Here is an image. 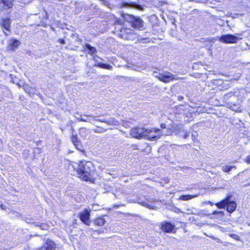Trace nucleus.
<instances>
[{
  "label": "nucleus",
  "mask_w": 250,
  "mask_h": 250,
  "mask_svg": "<svg viewBox=\"0 0 250 250\" xmlns=\"http://www.w3.org/2000/svg\"><path fill=\"white\" fill-rule=\"evenodd\" d=\"M94 170L93 165L90 161L83 160L80 162L77 171L80 177L86 181L91 178V173Z\"/></svg>",
  "instance_id": "1"
},
{
  "label": "nucleus",
  "mask_w": 250,
  "mask_h": 250,
  "mask_svg": "<svg viewBox=\"0 0 250 250\" xmlns=\"http://www.w3.org/2000/svg\"><path fill=\"white\" fill-rule=\"evenodd\" d=\"M122 21L117 20L115 21V25L119 26L116 27V32L119 36L124 40H134L136 38V34L129 28L122 27Z\"/></svg>",
  "instance_id": "2"
},
{
  "label": "nucleus",
  "mask_w": 250,
  "mask_h": 250,
  "mask_svg": "<svg viewBox=\"0 0 250 250\" xmlns=\"http://www.w3.org/2000/svg\"><path fill=\"white\" fill-rule=\"evenodd\" d=\"M215 205L220 208H225L227 207V210L229 212H233L237 206L235 201H230V197H228L221 201L216 203Z\"/></svg>",
  "instance_id": "3"
},
{
  "label": "nucleus",
  "mask_w": 250,
  "mask_h": 250,
  "mask_svg": "<svg viewBox=\"0 0 250 250\" xmlns=\"http://www.w3.org/2000/svg\"><path fill=\"white\" fill-rule=\"evenodd\" d=\"M124 18L126 21L130 23L132 27L134 28L141 29L144 27V22L139 17L125 14L124 16Z\"/></svg>",
  "instance_id": "4"
},
{
  "label": "nucleus",
  "mask_w": 250,
  "mask_h": 250,
  "mask_svg": "<svg viewBox=\"0 0 250 250\" xmlns=\"http://www.w3.org/2000/svg\"><path fill=\"white\" fill-rule=\"evenodd\" d=\"M217 38L220 42L224 43H235L241 39V38L231 34L223 35Z\"/></svg>",
  "instance_id": "5"
},
{
  "label": "nucleus",
  "mask_w": 250,
  "mask_h": 250,
  "mask_svg": "<svg viewBox=\"0 0 250 250\" xmlns=\"http://www.w3.org/2000/svg\"><path fill=\"white\" fill-rule=\"evenodd\" d=\"M148 131L146 129L143 127H135L130 130V135L133 138L141 139L146 136Z\"/></svg>",
  "instance_id": "6"
},
{
  "label": "nucleus",
  "mask_w": 250,
  "mask_h": 250,
  "mask_svg": "<svg viewBox=\"0 0 250 250\" xmlns=\"http://www.w3.org/2000/svg\"><path fill=\"white\" fill-rule=\"evenodd\" d=\"M146 131H148V132L146 136L145 137L146 139L155 140L159 139L162 135V131L159 129H146Z\"/></svg>",
  "instance_id": "7"
},
{
  "label": "nucleus",
  "mask_w": 250,
  "mask_h": 250,
  "mask_svg": "<svg viewBox=\"0 0 250 250\" xmlns=\"http://www.w3.org/2000/svg\"><path fill=\"white\" fill-rule=\"evenodd\" d=\"M156 77L161 81L165 83H168L170 81L173 80L174 79V76L169 73L165 72L163 74H160Z\"/></svg>",
  "instance_id": "8"
},
{
  "label": "nucleus",
  "mask_w": 250,
  "mask_h": 250,
  "mask_svg": "<svg viewBox=\"0 0 250 250\" xmlns=\"http://www.w3.org/2000/svg\"><path fill=\"white\" fill-rule=\"evenodd\" d=\"M90 210L86 208L80 213V218L81 220L87 225H89L90 223Z\"/></svg>",
  "instance_id": "9"
},
{
  "label": "nucleus",
  "mask_w": 250,
  "mask_h": 250,
  "mask_svg": "<svg viewBox=\"0 0 250 250\" xmlns=\"http://www.w3.org/2000/svg\"><path fill=\"white\" fill-rule=\"evenodd\" d=\"M71 141L77 149L80 151H83V146L82 145L81 142L78 139L76 134L72 135Z\"/></svg>",
  "instance_id": "10"
},
{
  "label": "nucleus",
  "mask_w": 250,
  "mask_h": 250,
  "mask_svg": "<svg viewBox=\"0 0 250 250\" xmlns=\"http://www.w3.org/2000/svg\"><path fill=\"white\" fill-rule=\"evenodd\" d=\"M121 6L125 8H132L138 10H142V6L135 2H123Z\"/></svg>",
  "instance_id": "11"
},
{
  "label": "nucleus",
  "mask_w": 250,
  "mask_h": 250,
  "mask_svg": "<svg viewBox=\"0 0 250 250\" xmlns=\"http://www.w3.org/2000/svg\"><path fill=\"white\" fill-rule=\"evenodd\" d=\"M55 244L53 241L47 239L45 243L42 247V250H55Z\"/></svg>",
  "instance_id": "12"
},
{
  "label": "nucleus",
  "mask_w": 250,
  "mask_h": 250,
  "mask_svg": "<svg viewBox=\"0 0 250 250\" xmlns=\"http://www.w3.org/2000/svg\"><path fill=\"white\" fill-rule=\"evenodd\" d=\"M98 121L103 122L107 124L108 125H120L119 122L114 118H110L107 119H98Z\"/></svg>",
  "instance_id": "13"
},
{
  "label": "nucleus",
  "mask_w": 250,
  "mask_h": 250,
  "mask_svg": "<svg viewBox=\"0 0 250 250\" xmlns=\"http://www.w3.org/2000/svg\"><path fill=\"white\" fill-rule=\"evenodd\" d=\"M86 117V118L82 117V116L77 118V119L79 121L84 122H88L91 123L92 121H97L98 119L96 118V117L93 115H84Z\"/></svg>",
  "instance_id": "14"
},
{
  "label": "nucleus",
  "mask_w": 250,
  "mask_h": 250,
  "mask_svg": "<svg viewBox=\"0 0 250 250\" xmlns=\"http://www.w3.org/2000/svg\"><path fill=\"white\" fill-rule=\"evenodd\" d=\"M161 228L165 232H171L174 229V225L169 222H165L162 224Z\"/></svg>",
  "instance_id": "15"
},
{
  "label": "nucleus",
  "mask_w": 250,
  "mask_h": 250,
  "mask_svg": "<svg viewBox=\"0 0 250 250\" xmlns=\"http://www.w3.org/2000/svg\"><path fill=\"white\" fill-rule=\"evenodd\" d=\"M176 128H178V131L177 132V129L176 128H174L175 130V134H177L180 137H183L184 139H186L189 136V133L187 132V131L184 130L181 127H179L178 126H177Z\"/></svg>",
  "instance_id": "16"
},
{
  "label": "nucleus",
  "mask_w": 250,
  "mask_h": 250,
  "mask_svg": "<svg viewBox=\"0 0 250 250\" xmlns=\"http://www.w3.org/2000/svg\"><path fill=\"white\" fill-rule=\"evenodd\" d=\"M0 25L5 30L9 31L11 25V19L10 18L2 19Z\"/></svg>",
  "instance_id": "17"
},
{
  "label": "nucleus",
  "mask_w": 250,
  "mask_h": 250,
  "mask_svg": "<svg viewBox=\"0 0 250 250\" xmlns=\"http://www.w3.org/2000/svg\"><path fill=\"white\" fill-rule=\"evenodd\" d=\"M89 133V130L85 127H82L79 130V135L83 138H85Z\"/></svg>",
  "instance_id": "18"
},
{
  "label": "nucleus",
  "mask_w": 250,
  "mask_h": 250,
  "mask_svg": "<svg viewBox=\"0 0 250 250\" xmlns=\"http://www.w3.org/2000/svg\"><path fill=\"white\" fill-rule=\"evenodd\" d=\"M105 223V221L103 217H99L95 219L94 221V223L98 226H102Z\"/></svg>",
  "instance_id": "19"
},
{
  "label": "nucleus",
  "mask_w": 250,
  "mask_h": 250,
  "mask_svg": "<svg viewBox=\"0 0 250 250\" xmlns=\"http://www.w3.org/2000/svg\"><path fill=\"white\" fill-rule=\"evenodd\" d=\"M1 2L7 9L11 8L13 6V0H1Z\"/></svg>",
  "instance_id": "20"
},
{
  "label": "nucleus",
  "mask_w": 250,
  "mask_h": 250,
  "mask_svg": "<svg viewBox=\"0 0 250 250\" xmlns=\"http://www.w3.org/2000/svg\"><path fill=\"white\" fill-rule=\"evenodd\" d=\"M230 108L235 112H240L242 111V108L240 105L238 104H233L232 105H230Z\"/></svg>",
  "instance_id": "21"
},
{
  "label": "nucleus",
  "mask_w": 250,
  "mask_h": 250,
  "mask_svg": "<svg viewBox=\"0 0 250 250\" xmlns=\"http://www.w3.org/2000/svg\"><path fill=\"white\" fill-rule=\"evenodd\" d=\"M95 65L100 68L106 69L108 70H112L113 68V67L111 65L106 63L97 62V63Z\"/></svg>",
  "instance_id": "22"
},
{
  "label": "nucleus",
  "mask_w": 250,
  "mask_h": 250,
  "mask_svg": "<svg viewBox=\"0 0 250 250\" xmlns=\"http://www.w3.org/2000/svg\"><path fill=\"white\" fill-rule=\"evenodd\" d=\"M20 44V42L17 40H12L10 41L9 45L12 47L11 49L14 50V48H17Z\"/></svg>",
  "instance_id": "23"
},
{
  "label": "nucleus",
  "mask_w": 250,
  "mask_h": 250,
  "mask_svg": "<svg viewBox=\"0 0 250 250\" xmlns=\"http://www.w3.org/2000/svg\"><path fill=\"white\" fill-rule=\"evenodd\" d=\"M198 196V195H182L180 196L179 200H183V201H187L188 200H190L194 197H196Z\"/></svg>",
  "instance_id": "24"
},
{
  "label": "nucleus",
  "mask_w": 250,
  "mask_h": 250,
  "mask_svg": "<svg viewBox=\"0 0 250 250\" xmlns=\"http://www.w3.org/2000/svg\"><path fill=\"white\" fill-rule=\"evenodd\" d=\"M85 47L88 50V52L89 54H93L97 52L96 49L94 47L91 46L89 44H86Z\"/></svg>",
  "instance_id": "25"
},
{
  "label": "nucleus",
  "mask_w": 250,
  "mask_h": 250,
  "mask_svg": "<svg viewBox=\"0 0 250 250\" xmlns=\"http://www.w3.org/2000/svg\"><path fill=\"white\" fill-rule=\"evenodd\" d=\"M186 109V107L183 105H179L176 107V110L177 112H179L180 114H185V110Z\"/></svg>",
  "instance_id": "26"
},
{
  "label": "nucleus",
  "mask_w": 250,
  "mask_h": 250,
  "mask_svg": "<svg viewBox=\"0 0 250 250\" xmlns=\"http://www.w3.org/2000/svg\"><path fill=\"white\" fill-rule=\"evenodd\" d=\"M233 167H235L231 166H225L222 167V170L224 172L229 173Z\"/></svg>",
  "instance_id": "27"
},
{
  "label": "nucleus",
  "mask_w": 250,
  "mask_h": 250,
  "mask_svg": "<svg viewBox=\"0 0 250 250\" xmlns=\"http://www.w3.org/2000/svg\"><path fill=\"white\" fill-rule=\"evenodd\" d=\"M235 92L232 91L227 93L224 96V100L225 101L228 100L230 97H232L233 95H234Z\"/></svg>",
  "instance_id": "28"
},
{
  "label": "nucleus",
  "mask_w": 250,
  "mask_h": 250,
  "mask_svg": "<svg viewBox=\"0 0 250 250\" xmlns=\"http://www.w3.org/2000/svg\"><path fill=\"white\" fill-rule=\"evenodd\" d=\"M106 131V129H104V128H101L94 129V131L95 132L98 133H103L105 132Z\"/></svg>",
  "instance_id": "29"
},
{
  "label": "nucleus",
  "mask_w": 250,
  "mask_h": 250,
  "mask_svg": "<svg viewBox=\"0 0 250 250\" xmlns=\"http://www.w3.org/2000/svg\"><path fill=\"white\" fill-rule=\"evenodd\" d=\"M37 226H40L42 229H47L48 228V226L45 223H42L41 225H39L38 224H36Z\"/></svg>",
  "instance_id": "30"
},
{
  "label": "nucleus",
  "mask_w": 250,
  "mask_h": 250,
  "mask_svg": "<svg viewBox=\"0 0 250 250\" xmlns=\"http://www.w3.org/2000/svg\"><path fill=\"white\" fill-rule=\"evenodd\" d=\"M207 40L210 42H214L217 41V39L215 38L210 37L208 38Z\"/></svg>",
  "instance_id": "31"
},
{
  "label": "nucleus",
  "mask_w": 250,
  "mask_h": 250,
  "mask_svg": "<svg viewBox=\"0 0 250 250\" xmlns=\"http://www.w3.org/2000/svg\"><path fill=\"white\" fill-rule=\"evenodd\" d=\"M58 42L62 44H65V41L63 39H60L58 40Z\"/></svg>",
  "instance_id": "32"
},
{
  "label": "nucleus",
  "mask_w": 250,
  "mask_h": 250,
  "mask_svg": "<svg viewBox=\"0 0 250 250\" xmlns=\"http://www.w3.org/2000/svg\"><path fill=\"white\" fill-rule=\"evenodd\" d=\"M142 205H143L144 206L147 207L148 208H150V206H149L148 204L146 202H142Z\"/></svg>",
  "instance_id": "33"
},
{
  "label": "nucleus",
  "mask_w": 250,
  "mask_h": 250,
  "mask_svg": "<svg viewBox=\"0 0 250 250\" xmlns=\"http://www.w3.org/2000/svg\"><path fill=\"white\" fill-rule=\"evenodd\" d=\"M246 162L247 163L250 164V155L247 156L246 159Z\"/></svg>",
  "instance_id": "34"
},
{
  "label": "nucleus",
  "mask_w": 250,
  "mask_h": 250,
  "mask_svg": "<svg viewBox=\"0 0 250 250\" xmlns=\"http://www.w3.org/2000/svg\"><path fill=\"white\" fill-rule=\"evenodd\" d=\"M230 236L234 239H237V237H238L236 234H230Z\"/></svg>",
  "instance_id": "35"
},
{
  "label": "nucleus",
  "mask_w": 250,
  "mask_h": 250,
  "mask_svg": "<svg viewBox=\"0 0 250 250\" xmlns=\"http://www.w3.org/2000/svg\"><path fill=\"white\" fill-rule=\"evenodd\" d=\"M161 127L162 128H166V124L165 123H162L161 124Z\"/></svg>",
  "instance_id": "36"
},
{
  "label": "nucleus",
  "mask_w": 250,
  "mask_h": 250,
  "mask_svg": "<svg viewBox=\"0 0 250 250\" xmlns=\"http://www.w3.org/2000/svg\"><path fill=\"white\" fill-rule=\"evenodd\" d=\"M178 99L179 101H182L184 99V97L183 96L180 95L178 96Z\"/></svg>",
  "instance_id": "37"
},
{
  "label": "nucleus",
  "mask_w": 250,
  "mask_h": 250,
  "mask_svg": "<svg viewBox=\"0 0 250 250\" xmlns=\"http://www.w3.org/2000/svg\"><path fill=\"white\" fill-rule=\"evenodd\" d=\"M0 208L3 210H5L6 208V206L3 205H2V204L0 205Z\"/></svg>",
  "instance_id": "38"
},
{
  "label": "nucleus",
  "mask_w": 250,
  "mask_h": 250,
  "mask_svg": "<svg viewBox=\"0 0 250 250\" xmlns=\"http://www.w3.org/2000/svg\"><path fill=\"white\" fill-rule=\"evenodd\" d=\"M71 132H72V135L74 134V132L75 131V130L72 126H71Z\"/></svg>",
  "instance_id": "39"
},
{
  "label": "nucleus",
  "mask_w": 250,
  "mask_h": 250,
  "mask_svg": "<svg viewBox=\"0 0 250 250\" xmlns=\"http://www.w3.org/2000/svg\"><path fill=\"white\" fill-rule=\"evenodd\" d=\"M222 212H218L217 211H214L212 214H214V215H215L216 214H218V213H221Z\"/></svg>",
  "instance_id": "40"
},
{
  "label": "nucleus",
  "mask_w": 250,
  "mask_h": 250,
  "mask_svg": "<svg viewBox=\"0 0 250 250\" xmlns=\"http://www.w3.org/2000/svg\"><path fill=\"white\" fill-rule=\"evenodd\" d=\"M4 34H5V35H7V34H6V32H4Z\"/></svg>",
  "instance_id": "41"
}]
</instances>
